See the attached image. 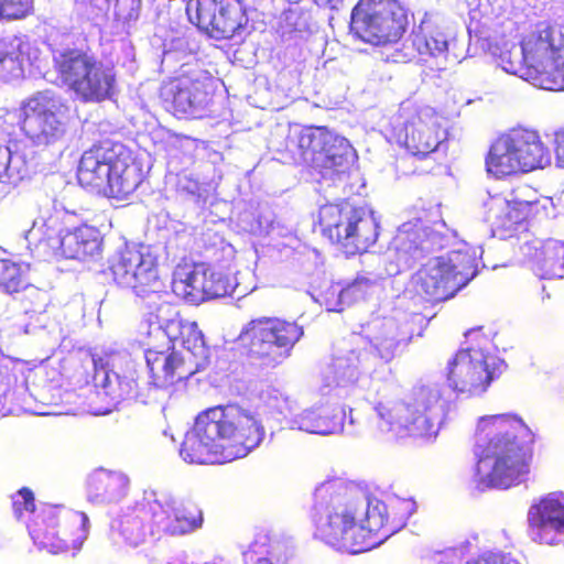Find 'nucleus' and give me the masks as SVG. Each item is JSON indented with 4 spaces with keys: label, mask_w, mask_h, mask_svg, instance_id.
Instances as JSON below:
<instances>
[{
    "label": "nucleus",
    "mask_w": 564,
    "mask_h": 564,
    "mask_svg": "<svg viewBox=\"0 0 564 564\" xmlns=\"http://www.w3.org/2000/svg\"><path fill=\"white\" fill-rule=\"evenodd\" d=\"M535 435L513 414L478 420L473 453L476 471L488 486L507 489L524 481L533 460Z\"/></svg>",
    "instance_id": "1"
},
{
    "label": "nucleus",
    "mask_w": 564,
    "mask_h": 564,
    "mask_svg": "<svg viewBox=\"0 0 564 564\" xmlns=\"http://www.w3.org/2000/svg\"><path fill=\"white\" fill-rule=\"evenodd\" d=\"M263 437L264 429L250 411L215 405L197 414L180 453L191 464H223L246 457Z\"/></svg>",
    "instance_id": "2"
},
{
    "label": "nucleus",
    "mask_w": 564,
    "mask_h": 564,
    "mask_svg": "<svg viewBox=\"0 0 564 564\" xmlns=\"http://www.w3.org/2000/svg\"><path fill=\"white\" fill-rule=\"evenodd\" d=\"M78 184L101 197L123 200L142 183V171L115 132L101 134L79 159Z\"/></svg>",
    "instance_id": "3"
},
{
    "label": "nucleus",
    "mask_w": 564,
    "mask_h": 564,
    "mask_svg": "<svg viewBox=\"0 0 564 564\" xmlns=\"http://www.w3.org/2000/svg\"><path fill=\"white\" fill-rule=\"evenodd\" d=\"M315 532L321 541L350 553H360L357 536L358 513L356 489L335 478L322 482L314 491Z\"/></svg>",
    "instance_id": "4"
},
{
    "label": "nucleus",
    "mask_w": 564,
    "mask_h": 564,
    "mask_svg": "<svg viewBox=\"0 0 564 564\" xmlns=\"http://www.w3.org/2000/svg\"><path fill=\"white\" fill-rule=\"evenodd\" d=\"M53 69L67 90L83 102H102L116 91L115 66L89 48L66 47L53 57Z\"/></svg>",
    "instance_id": "5"
},
{
    "label": "nucleus",
    "mask_w": 564,
    "mask_h": 564,
    "mask_svg": "<svg viewBox=\"0 0 564 564\" xmlns=\"http://www.w3.org/2000/svg\"><path fill=\"white\" fill-rule=\"evenodd\" d=\"M465 337L468 345L457 350L448 361L446 380L454 391L480 394L500 377L506 365L489 352L491 340L482 334L481 326L468 329Z\"/></svg>",
    "instance_id": "6"
},
{
    "label": "nucleus",
    "mask_w": 564,
    "mask_h": 564,
    "mask_svg": "<svg viewBox=\"0 0 564 564\" xmlns=\"http://www.w3.org/2000/svg\"><path fill=\"white\" fill-rule=\"evenodd\" d=\"M303 335V327L295 322L263 316L241 328L236 345L260 366L274 368L291 356Z\"/></svg>",
    "instance_id": "7"
},
{
    "label": "nucleus",
    "mask_w": 564,
    "mask_h": 564,
    "mask_svg": "<svg viewBox=\"0 0 564 564\" xmlns=\"http://www.w3.org/2000/svg\"><path fill=\"white\" fill-rule=\"evenodd\" d=\"M437 390L420 387L408 400H386L376 405V412L387 430L398 437L431 440L437 435Z\"/></svg>",
    "instance_id": "8"
},
{
    "label": "nucleus",
    "mask_w": 564,
    "mask_h": 564,
    "mask_svg": "<svg viewBox=\"0 0 564 564\" xmlns=\"http://www.w3.org/2000/svg\"><path fill=\"white\" fill-rule=\"evenodd\" d=\"M397 120L391 129L390 140L403 148L412 159L430 163L419 174L432 172L435 162H431V155L448 137L441 116L427 107L402 104Z\"/></svg>",
    "instance_id": "9"
},
{
    "label": "nucleus",
    "mask_w": 564,
    "mask_h": 564,
    "mask_svg": "<svg viewBox=\"0 0 564 564\" xmlns=\"http://www.w3.org/2000/svg\"><path fill=\"white\" fill-rule=\"evenodd\" d=\"M520 47L524 63L529 64L528 68H523L527 80L540 88L554 90L564 61V34L561 29L546 21L538 22L522 36Z\"/></svg>",
    "instance_id": "10"
},
{
    "label": "nucleus",
    "mask_w": 564,
    "mask_h": 564,
    "mask_svg": "<svg viewBox=\"0 0 564 564\" xmlns=\"http://www.w3.org/2000/svg\"><path fill=\"white\" fill-rule=\"evenodd\" d=\"M408 9L398 0H359L350 14V31L373 46L394 44L405 33Z\"/></svg>",
    "instance_id": "11"
},
{
    "label": "nucleus",
    "mask_w": 564,
    "mask_h": 564,
    "mask_svg": "<svg viewBox=\"0 0 564 564\" xmlns=\"http://www.w3.org/2000/svg\"><path fill=\"white\" fill-rule=\"evenodd\" d=\"M19 126L26 139L36 147L61 142L68 129L66 102L51 90L37 91L23 99L19 107Z\"/></svg>",
    "instance_id": "12"
},
{
    "label": "nucleus",
    "mask_w": 564,
    "mask_h": 564,
    "mask_svg": "<svg viewBox=\"0 0 564 564\" xmlns=\"http://www.w3.org/2000/svg\"><path fill=\"white\" fill-rule=\"evenodd\" d=\"M356 509L359 533L356 539L360 545V553H362L377 547L400 531L414 512V503L402 498H392L388 501L378 499L365 501L362 497L357 496Z\"/></svg>",
    "instance_id": "13"
},
{
    "label": "nucleus",
    "mask_w": 564,
    "mask_h": 564,
    "mask_svg": "<svg viewBox=\"0 0 564 564\" xmlns=\"http://www.w3.org/2000/svg\"><path fill=\"white\" fill-rule=\"evenodd\" d=\"M214 82L202 70H182L164 79L158 91L162 108L177 119L202 117L214 97Z\"/></svg>",
    "instance_id": "14"
},
{
    "label": "nucleus",
    "mask_w": 564,
    "mask_h": 564,
    "mask_svg": "<svg viewBox=\"0 0 564 564\" xmlns=\"http://www.w3.org/2000/svg\"><path fill=\"white\" fill-rule=\"evenodd\" d=\"M475 272L474 259L454 250L423 264L416 272V286L430 301H446L466 286Z\"/></svg>",
    "instance_id": "15"
},
{
    "label": "nucleus",
    "mask_w": 564,
    "mask_h": 564,
    "mask_svg": "<svg viewBox=\"0 0 564 564\" xmlns=\"http://www.w3.org/2000/svg\"><path fill=\"white\" fill-rule=\"evenodd\" d=\"M29 532L34 543L50 553L78 550L87 538L88 518L84 512L51 508L31 522Z\"/></svg>",
    "instance_id": "16"
},
{
    "label": "nucleus",
    "mask_w": 564,
    "mask_h": 564,
    "mask_svg": "<svg viewBox=\"0 0 564 564\" xmlns=\"http://www.w3.org/2000/svg\"><path fill=\"white\" fill-rule=\"evenodd\" d=\"M301 159L317 170L323 177L345 173L350 163L352 148L348 140L335 134L326 127L311 126L297 137Z\"/></svg>",
    "instance_id": "17"
},
{
    "label": "nucleus",
    "mask_w": 564,
    "mask_h": 564,
    "mask_svg": "<svg viewBox=\"0 0 564 564\" xmlns=\"http://www.w3.org/2000/svg\"><path fill=\"white\" fill-rule=\"evenodd\" d=\"M186 11L192 23L215 40L232 39L249 22L241 0H194Z\"/></svg>",
    "instance_id": "18"
},
{
    "label": "nucleus",
    "mask_w": 564,
    "mask_h": 564,
    "mask_svg": "<svg viewBox=\"0 0 564 564\" xmlns=\"http://www.w3.org/2000/svg\"><path fill=\"white\" fill-rule=\"evenodd\" d=\"M110 270L119 288L131 290L141 299L160 293L163 286L156 258L142 248H124Z\"/></svg>",
    "instance_id": "19"
},
{
    "label": "nucleus",
    "mask_w": 564,
    "mask_h": 564,
    "mask_svg": "<svg viewBox=\"0 0 564 564\" xmlns=\"http://www.w3.org/2000/svg\"><path fill=\"white\" fill-rule=\"evenodd\" d=\"M155 318L171 343L180 341L184 355L204 365L207 358V346L197 322L182 318L175 306L169 302L156 306Z\"/></svg>",
    "instance_id": "20"
},
{
    "label": "nucleus",
    "mask_w": 564,
    "mask_h": 564,
    "mask_svg": "<svg viewBox=\"0 0 564 564\" xmlns=\"http://www.w3.org/2000/svg\"><path fill=\"white\" fill-rule=\"evenodd\" d=\"M30 264L0 259V291L12 296L24 314L40 312L45 295L30 281Z\"/></svg>",
    "instance_id": "21"
},
{
    "label": "nucleus",
    "mask_w": 564,
    "mask_h": 564,
    "mask_svg": "<svg viewBox=\"0 0 564 564\" xmlns=\"http://www.w3.org/2000/svg\"><path fill=\"white\" fill-rule=\"evenodd\" d=\"M534 540L553 545L564 533V495L550 492L533 501L527 514Z\"/></svg>",
    "instance_id": "22"
},
{
    "label": "nucleus",
    "mask_w": 564,
    "mask_h": 564,
    "mask_svg": "<svg viewBox=\"0 0 564 564\" xmlns=\"http://www.w3.org/2000/svg\"><path fill=\"white\" fill-rule=\"evenodd\" d=\"M147 364L152 383L159 389H166L186 381L203 367L195 358H189L174 349L171 352L148 350Z\"/></svg>",
    "instance_id": "23"
},
{
    "label": "nucleus",
    "mask_w": 564,
    "mask_h": 564,
    "mask_svg": "<svg viewBox=\"0 0 564 564\" xmlns=\"http://www.w3.org/2000/svg\"><path fill=\"white\" fill-rule=\"evenodd\" d=\"M361 207L349 199L326 203L318 208L314 227L323 239L340 249Z\"/></svg>",
    "instance_id": "24"
},
{
    "label": "nucleus",
    "mask_w": 564,
    "mask_h": 564,
    "mask_svg": "<svg viewBox=\"0 0 564 564\" xmlns=\"http://www.w3.org/2000/svg\"><path fill=\"white\" fill-rule=\"evenodd\" d=\"M46 245L54 250L58 249L65 259L86 261L100 256L102 237L96 227L82 225L66 230L57 240L48 237Z\"/></svg>",
    "instance_id": "25"
},
{
    "label": "nucleus",
    "mask_w": 564,
    "mask_h": 564,
    "mask_svg": "<svg viewBox=\"0 0 564 564\" xmlns=\"http://www.w3.org/2000/svg\"><path fill=\"white\" fill-rule=\"evenodd\" d=\"M162 509L163 531L171 536L191 534L204 525V511L195 501L170 499Z\"/></svg>",
    "instance_id": "26"
},
{
    "label": "nucleus",
    "mask_w": 564,
    "mask_h": 564,
    "mask_svg": "<svg viewBox=\"0 0 564 564\" xmlns=\"http://www.w3.org/2000/svg\"><path fill=\"white\" fill-rule=\"evenodd\" d=\"M506 138L518 163L524 172L542 169L549 160L547 148L534 130L516 128L508 131Z\"/></svg>",
    "instance_id": "27"
},
{
    "label": "nucleus",
    "mask_w": 564,
    "mask_h": 564,
    "mask_svg": "<svg viewBox=\"0 0 564 564\" xmlns=\"http://www.w3.org/2000/svg\"><path fill=\"white\" fill-rule=\"evenodd\" d=\"M349 234L340 247L348 256L362 254L376 245L380 235V224L373 212L362 206L359 214L348 230Z\"/></svg>",
    "instance_id": "28"
},
{
    "label": "nucleus",
    "mask_w": 564,
    "mask_h": 564,
    "mask_svg": "<svg viewBox=\"0 0 564 564\" xmlns=\"http://www.w3.org/2000/svg\"><path fill=\"white\" fill-rule=\"evenodd\" d=\"M85 486L91 502H112L126 495L129 479L120 473L99 469L87 477Z\"/></svg>",
    "instance_id": "29"
},
{
    "label": "nucleus",
    "mask_w": 564,
    "mask_h": 564,
    "mask_svg": "<svg viewBox=\"0 0 564 564\" xmlns=\"http://www.w3.org/2000/svg\"><path fill=\"white\" fill-rule=\"evenodd\" d=\"M410 61L426 63L430 57L438 56L447 51L445 34L431 23H422L410 35Z\"/></svg>",
    "instance_id": "30"
},
{
    "label": "nucleus",
    "mask_w": 564,
    "mask_h": 564,
    "mask_svg": "<svg viewBox=\"0 0 564 564\" xmlns=\"http://www.w3.org/2000/svg\"><path fill=\"white\" fill-rule=\"evenodd\" d=\"M291 556L289 543L279 535H261L246 554L248 564H288Z\"/></svg>",
    "instance_id": "31"
},
{
    "label": "nucleus",
    "mask_w": 564,
    "mask_h": 564,
    "mask_svg": "<svg viewBox=\"0 0 564 564\" xmlns=\"http://www.w3.org/2000/svg\"><path fill=\"white\" fill-rule=\"evenodd\" d=\"M486 171L496 178H503L518 173H523L520 163L516 160L506 134L499 135L490 145L487 153Z\"/></svg>",
    "instance_id": "32"
},
{
    "label": "nucleus",
    "mask_w": 564,
    "mask_h": 564,
    "mask_svg": "<svg viewBox=\"0 0 564 564\" xmlns=\"http://www.w3.org/2000/svg\"><path fill=\"white\" fill-rule=\"evenodd\" d=\"M26 48L28 43L22 36L12 35L0 39V79L22 68Z\"/></svg>",
    "instance_id": "33"
},
{
    "label": "nucleus",
    "mask_w": 564,
    "mask_h": 564,
    "mask_svg": "<svg viewBox=\"0 0 564 564\" xmlns=\"http://www.w3.org/2000/svg\"><path fill=\"white\" fill-rule=\"evenodd\" d=\"M410 337L401 334L395 325H387L382 332L371 339L375 354L384 361H391L401 348L405 347Z\"/></svg>",
    "instance_id": "34"
},
{
    "label": "nucleus",
    "mask_w": 564,
    "mask_h": 564,
    "mask_svg": "<svg viewBox=\"0 0 564 564\" xmlns=\"http://www.w3.org/2000/svg\"><path fill=\"white\" fill-rule=\"evenodd\" d=\"M151 518V503H137L119 520V531L127 541L137 544L143 535L145 523L150 521Z\"/></svg>",
    "instance_id": "35"
},
{
    "label": "nucleus",
    "mask_w": 564,
    "mask_h": 564,
    "mask_svg": "<svg viewBox=\"0 0 564 564\" xmlns=\"http://www.w3.org/2000/svg\"><path fill=\"white\" fill-rule=\"evenodd\" d=\"M182 296L192 304L205 302L204 267L196 265L192 270L178 272L174 281Z\"/></svg>",
    "instance_id": "36"
},
{
    "label": "nucleus",
    "mask_w": 564,
    "mask_h": 564,
    "mask_svg": "<svg viewBox=\"0 0 564 564\" xmlns=\"http://www.w3.org/2000/svg\"><path fill=\"white\" fill-rule=\"evenodd\" d=\"M106 393L116 402L131 399L137 395L138 381L134 371H127L122 375L113 373V378L106 376Z\"/></svg>",
    "instance_id": "37"
},
{
    "label": "nucleus",
    "mask_w": 564,
    "mask_h": 564,
    "mask_svg": "<svg viewBox=\"0 0 564 564\" xmlns=\"http://www.w3.org/2000/svg\"><path fill=\"white\" fill-rule=\"evenodd\" d=\"M297 427L307 433L329 434L334 427L332 419L323 408L307 409L300 413L295 420Z\"/></svg>",
    "instance_id": "38"
},
{
    "label": "nucleus",
    "mask_w": 564,
    "mask_h": 564,
    "mask_svg": "<svg viewBox=\"0 0 564 564\" xmlns=\"http://www.w3.org/2000/svg\"><path fill=\"white\" fill-rule=\"evenodd\" d=\"M503 214H496L495 219L500 226L510 229L514 226L530 221V204L528 200H503Z\"/></svg>",
    "instance_id": "39"
},
{
    "label": "nucleus",
    "mask_w": 564,
    "mask_h": 564,
    "mask_svg": "<svg viewBox=\"0 0 564 564\" xmlns=\"http://www.w3.org/2000/svg\"><path fill=\"white\" fill-rule=\"evenodd\" d=\"M35 14V0H0V21L17 22Z\"/></svg>",
    "instance_id": "40"
},
{
    "label": "nucleus",
    "mask_w": 564,
    "mask_h": 564,
    "mask_svg": "<svg viewBox=\"0 0 564 564\" xmlns=\"http://www.w3.org/2000/svg\"><path fill=\"white\" fill-rule=\"evenodd\" d=\"M205 301L224 297L232 291L231 283L224 273L204 267Z\"/></svg>",
    "instance_id": "41"
},
{
    "label": "nucleus",
    "mask_w": 564,
    "mask_h": 564,
    "mask_svg": "<svg viewBox=\"0 0 564 564\" xmlns=\"http://www.w3.org/2000/svg\"><path fill=\"white\" fill-rule=\"evenodd\" d=\"M427 232L423 228L402 230L395 238L397 248L405 253L415 254L417 251L424 250Z\"/></svg>",
    "instance_id": "42"
},
{
    "label": "nucleus",
    "mask_w": 564,
    "mask_h": 564,
    "mask_svg": "<svg viewBox=\"0 0 564 564\" xmlns=\"http://www.w3.org/2000/svg\"><path fill=\"white\" fill-rule=\"evenodd\" d=\"M530 204V221H541L556 216V205L552 197L540 196L534 200H528Z\"/></svg>",
    "instance_id": "43"
},
{
    "label": "nucleus",
    "mask_w": 564,
    "mask_h": 564,
    "mask_svg": "<svg viewBox=\"0 0 564 564\" xmlns=\"http://www.w3.org/2000/svg\"><path fill=\"white\" fill-rule=\"evenodd\" d=\"M499 61L501 67L509 74L518 75L519 77L527 80L525 75L523 72H525L522 68H528L529 64L524 63V54L521 53V57L519 56L517 51L507 50L502 51L499 54Z\"/></svg>",
    "instance_id": "44"
},
{
    "label": "nucleus",
    "mask_w": 564,
    "mask_h": 564,
    "mask_svg": "<svg viewBox=\"0 0 564 564\" xmlns=\"http://www.w3.org/2000/svg\"><path fill=\"white\" fill-rule=\"evenodd\" d=\"M13 512L17 518H21L25 512L35 510V499L33 491L28 488H21L12 501Z\"/></svg>",
    "instance_id": "45"
},
{
    "label": "nucleus",
    "mask_w": 564,
    "mask_h": 564,
    "mask_svg": "<svg viewBox=\"0 0 564 564\" xmlns=\"http://www.w3.org/2000/svg\"><path fill=\"white\" fill-rule=\"evenodd\" d=\"M466 564H521V563L508 554L488 552V553L478 555L476 558L468 561Z\"/></svg>",
    "instance_id": "46"
},
{
    "label": "nucleus",
    "mask_w": 564,
    "mask_h": 564,
    "mask_svg": "<svg viewBox=\"0 0 564 564\" xmlns=\"http://www.w3.org/2000/svg\"><path fill=\"white\" fill-rule=\"evenodd\" d=\"M271 406L280 414L291 413L295 406V400L289 395H274L271 398Z\"/></svg>",
    "instance_id": "47"
},
{
    "label": "nucleus",
    "mask_w": 564,
    "mask_h": 564,
    "mask_svg": "<svg viewBox=\"0 0 564 564\" xmlns=\"http://www.w3.org/2000/svg\"><path fill=\"white\" fill-rule=\"evenodd\" d=\"M10 158L9 149L0 144V183H10L12 181Z\"/></svg>",
    "instance_id": "48"
},
{
    "label": "nucleus",
    "mask_w": 564,
    "mask_h": 564,
    "mask_svg": "<svg viewBox=\"0 0 564 564\" xmlns=\"http://www.w3.org/2000/svg\"><path fill=\"white\" fill-rule=\"evenodd\" d=\"M553 144L555 159L564 167V126L554 131Z\"/></svg>",
    "instance_id": "49"
},
{
    "label": "nucleus",
    "mask_w": 564,
    "mask_h": 564,
    "mask_svg": "<svg viewBox=\"0 0 564 564\" xmlns=\"http://www.w3.org/2000/svg\"><path fill=\"white\" fill-rule=\"evenodd\" d=\"M554 90H564V61L561 63L560 75Z\"/></svg>",
    "instance_id": "50"
}]
</instances>
